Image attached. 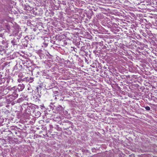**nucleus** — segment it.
Wrapping results in <instances>:
<instances>
[{
    "label": "nucleus",
    "mask_w": 157,
    "mask_h": 157,
    "mask_svg": "<svg viewBox=\"0 0 157 157\" xmlns=\"http://www.w3.org/2000/svg\"><path fill=\"white\" fill-rule=\"evenodd\" d=\"M25 88V85L23 84H19L17 86H13L11 87L10 86L7 87V89L9 90H15L16 91H22Z\"/></svg>",
    "instance_id": "1"
},
{
    "label": "nucleus",
    "mask_w": 157,
    "mask_h": 157,
    "mask_svg": "<svg viewBox=\"0 0 157 157\" xmlns=\"http://www.w3.org/2000/svg\"><path fill=\"white\" fill-rule=\"evenodd\" d=\"M18 94H17L16 92H14L13 94L10 95L9 96L10 98L12 100H13L17 98L18 96Z\"/></svg>",
    "instance_id": "2"
},
{
    "label": "nucleus",
    "mask_w": 157,
    "mask_h": 157,
    "mask_svg": "<svg viewBox=\"0 0 157 157\" xmlns=\"http://www.w3.org/2000/svg\"><path fill=\"white\" fill-rule=\"evenodd\" d=\"M57 113H60L63 111V107L60 105H59L56 108Z\"/></svg>",
    "instance_id": "3"
},
{
    "label": "nucleus",
    "mask_w": 157,
    "mask_h": 157,
    "mask_svg": "<svg viewBox=\"0 0 157 157\" xmlns=\"http://www.w3.org/2000/svg\"><path fill=\"white\" fill-rule=\"evenodd\" d=\"M53 120L56 122H59L61 121V119L60 117H56L53 118Z\"/></svg>",
    "instance_id": "4"
},
{
    "label": "nucleus",
    "mask_w": 157,
    "mask_h": 157,
    "mask_svg": "<svg viewBox=\"0 0 157 157\" xmlns=\"http://www.w3.org/2000/svg\"><path fill=\"white\" fill-rule=\"evenodd\" d=\"M26 81L27 82H32L33 81V78L32 77L28 78L27 77L26 78Z\"/></svg>",
    "instance_id": "5"
},
{
    "label": "nucleus",
    "mask_w": 157,
    "mask_h": 157,
    "mask_svg": "<svg viewBox=\"0 0 157 157\" xmlns=\"http://www.w3.org/2000/svg\"><path fill=\"white\" fill-rule=\"evenodd\" d=\"M25 98H25L24 97H21L20 98H19L17 101V102L19 103L23 101L24 100V99H25Z\"/></svg>",
    "instance_id": "6"
},
{
    "label": "nucleus",
    "mask_w": 157,
    "mask_h": 157,
    "mask_svg": "<svg viewBox=\"0 0 157 157\" xmlns=\"http://www.w3.org/2000/svg\"><path fill=\"white\" fill-rule=\"evenodd\" d=\"M11 43L13 45H16L17 44L16 40L15 39H14L13 40L11 41Z\"/></svg>",
    "instance_id": "7"
},
{
    "label": "nucleus",
    "mask_w": 157,
    "mask_h": 157,
    "mask_svg": "<svg viewBox=\"0 0 157 157\" xmlns=\"http://www.w3.org/2000/svg\"><path fill=\"white\" fill-rule=\"evenodd\" d=\"M145 108L147 110H150V108L149 106H147L145 107Z\"/></svg>",
    "instance_id": "8"
},
{
    "label": "nucleus",
    "mask_w": 157,
    "mask_h": 157,
    "mask_svg": "<svg viewBox=\"0 0 157 157\" xmlns=\"http://www.w3.org/2000/svg\"><path fill=\"white\" fill-rule=\"evenodd\" d=\"M95 151H96V149L95 148H93L92 149V152H95Z\"/></svg>",
    "instance_id": "9"
},
{
    "label": "nucleus",
    "mask_w": 157,
    "mask_h": 157,
    "mask_svg": "<svg viewBox=\"0 0 157 157\" xmlns=\"http://www.w3.org/2000/svg\"><path fill=\"white\" fill-rule=\"evenodd\" d=\"M50 128L51 129H52L53 128V127L52 125H50Z\"/></svg>",
    "instance_id": "10"
},
{
    "label": "nucleus",
    "mask_w": 157,
    "mask_h": 157,
    "mask_svg": "<svg viewBox=\"0 0 157 157\" xmlns=\"http://www.w3.org/2000/svg\"><path fill=\"white\" fill-rule=\"evenodd\" d=\"M21 81V79H18V81L19 82H20Z\"/></svg>",
    "instance_id": "11"
},
{
    "label": "nucleus",
    "mask_w": 157,
    "mask_h": 157,
    "mask_svg": "<svg viewBox=\"0 0 157 157\" xmlns=\"http://www.w3.org/2000/svg\"><path fill=\"white\" fill-rule=\"evenodd\" d=\"M70 127L69 126V127H68L67 128H65V129H64V130H67V129H68Z\"/></svg>",
    "instance_id": "12"
},
{
    "label": "nucleus",
    "mask_w": 157,
    "mask_h": 157,
    "mask_svg": "<svg viewBox=\"0 0 157 157\" xmlns=\"http://www.w3.org/2000/svg\"><path fill=\"white\" fill-rule=\"evenodd\" d=\"M15 132L16 134H17V132Z\"/></svg>",
    "instance_id": "13"
},
{
    "label": "nucleus",
    "mask_w": 157,
    "mask_h": 157,
    "mask_svg": "<svg viewBox=\"0 0 157 157\" xmlns=\"http://www.w3.org/2000/svg\"><path fill=\"white\" fill-rule=\"evenodd\" d=\"M55 99H56V97H55Z\"/></svg>",
    "instance_id": "14"
}]
</instances>
